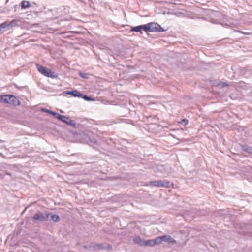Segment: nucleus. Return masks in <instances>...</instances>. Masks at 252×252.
<instances>
[{"label": "nucleus", "instance_id": "obj_1", "mask_svg": "<svg viewBox=\"0 0 252 252\" xmlns=\"http://www.w3.org/2000/svg\"><path fill=\"white\" fill-rule=\"evenodd\" d=\"M145 31L150 32H163V28L158 24L151 22L144 25Z\"/></svg>", "mask_w": 252, "mask_h": 252}, {"label": "nucleus", "instance_id": "obj_2", "mask_svg": "<svg viewBox=\"0 0 252 252\" xmlns=\"http://www.w3.org/2000/svg\"><path fill=\"white\" fill-rule=\"evenodd\" d=\"M0 102L9 103L14 105H17L20 103L19 100L12 95H0Z\"/></svg>", "mask_w": 252, "mask_h": 252}, {"label": "nucleus", "instance_id": "obj_3", "mask_svg": "<svg viewBox=\"0 0 252 252\" xmlns=\"http://www.w3.org/2000/svg\"><path fill=\"white\" fill-rule=\"evenodd\" d=\"M36 66L38 71L42 75L46 77L53 78L57 77V75L55 74V72L52 71L51 69H48L45 67L40 65L38 64H36Z\"/></svg>", "mask_w": 252, "mask_h": 252}, {"label": "nucleus", "instance_id": "obj_4", "mask_svg": "<svg viewBox=\"0 0 252 252\" xmlns=\"http://www.w3.org/2000/svg\"><path fill=\"white\" fill-rule=\"evenodd\" d=\"M171 184L168 181H153L150 183V185L158 187H168Z\"/></svg>", "mask_w": 252, "mask_h": 252}, {"label": "nucleus", "instance_id": "obj_5", "mask_svg": "<svg viewBox=\"0 0 252 252\" xmlns=\"http://www.w3.org/2000/svg\"><path fill=\"white\" fill-rule=\"evenodd\" d=\"M49 217V214L47 213L46 215L42 213H38L35 214L33 217V219L34 220H40L41 221L47 220Z\"/></svg>", "mask_w": 252, "mask_h": 252}, {"label": "nucleus", "instance_id": "obj_6", "mask_svg": "<svg viewBox=\"0 0 252 252\" xmlns=\"http://www.w3.org/2000/svg\"><path fill=\"white\" fill-rule=\"evenodd\" d=\"M66 94H71L73 96L82 97V94L77 90H73L72 91H66Z\"/></svg>", "mask_w": 252, "mask_h": 252}, {"label": "nucleus", "instance_id": "obj_7", "mask_svg": "<svg viewBox=\"0 0 252 252\" xmlns=\"http://www.w3.org/2000/svg\"><path fill=\"white\" fill-rule=\"evenodd\" d=\"M144 27H145L144 25L134 27L132 28L131 31L132 32H142V30L145 31Z\"/></svg>", "mask_w": 252, "mask_h": 252}, {"label": "nucleus", "instance_id": "obj_8", "mask_svg": "<svg viewBox=\"0 0 252 252\" xmlns=\"http://www.w3.org/2000/svg\"><path fill=\"white\" fill-rule=\"evenodd\" d=\"M55 115H58L57 119L60 120L61 121L64 122L66 124L67 123V121L69 119V118H68L65 116L60 115L58 113L55 114Z\"/></svg>", "mask_w": 252, "mask_h": 252}, {"label": "nucleus", "instance_id": "obj_9", "mask_svg": "<svg viewBox=\"0 0 252 252\" xmlns=\"http://www.w3.org/2000/svg\"><path fill=\"white\" fill-rule=\"evenodd\" d=\"M163 238V241L168 242L170 243H174L175 242V240H174L171 236L164 235L162 236Z\"/></svg>", "mask_w": 252, "mask_h": 252}, {"label": "nucleus", "instance_id": "obj_10", "mask_svg": "<svg viewBox=\"0 0 252 252\" xmlns=\"http://www.w3.org/2000/svg\"><path fill=\"white\" fill-rule=\"evenodd\" d=\"M14 22V21H12L11 22L9 23L8 22H4L2 24H0V28H6L9 26H12V23Z\"/></svg>", "mask_w": 252, "mask_h": 252}, {"label": "nucleus", "instance_id": "obj_11", "mask_svg": "<svg viewBox=\"0 0 252 252\" xmlns=\"http://www.w3.org/2000/svg\"><path fill=\"white\" fill-rule=\"evenodd\" d=\"M142 245L153 246L155 245V242L154 241V240L144 241V242L142 243Z\"/></svg>", "mask_w": 252, "mask_h": 252}, {"label": "nucleus", "instance_id": "obj_12", "mask_svg": "<svg viewBox=\"0 0 252 252\" xmlns=\"http://www.w3.org/2000/svg\"><path fill=\"white\" fill-rule=\"evenodd\" d=\"M21 7L23 9H26L30 7V3L28 1H23L21 2Z\"/></svg>", "mask_w": 252, "mask_h": 252}, {"label": "nucleus", "instance_id": "obj_13", "mask_svg": "<svg viewBox=\"0 0 252 252\" xmlns=\"http://www.w3.org/2000/svg\"><path fill=\"white\" fill-rule=\"evenodd\" d=\"M162 240L163 238H162V236L157 238L156 239L154 240V241L155 242V245L160 244L162 241H163Z\"/></svg>", "mask_w": 252, "mask_h": 252}, {"label": "nucleus", "instance_id": "obj_14", "mask_svg": "<svg viewBox=\"0 0 252 252\" xmlns=\"http://www.w3.org/2000/svg\"><path fill=\"white\" fill-rule=\"evenodd\" d=\"M134 241L135 243L139 244L141 245H142V243L144 242V241H142L139 237L135 238L134 240Z\"/></svg>", "mask_w": 252, "mask_h": 252}, {"label": "nucleus", "instance_id": "obj_15", "mask_svg": "<svg viewBox=\"0 0 252 252\" xmlns=\"http://www.w3.org/2000/svg\"><path fill=\"white\" fill-rule=\"evenodd\" d=\"M52 219L55 222H58L60 220V217L57 215H52Z\"/></svg>", "mask_w": 252, "mask_h": 252}, {"label": "nucleus", "instance_id": "obj_16", "mask_svg": "<svg viewBox=\"0 0 252 252\" xmlns=\"http://www.w3.org/2000/svg\"><path fill=\"white\" fill-rule=\"evenodd\" d=\"M180 124H184L185 125H187L188 123V120L186 119H184L182 120L181 121L178 122Z\"/></svg>", "mask_w": 252, "mask_h": 252}, {"label": "nucleus", "instance_id": "obj_17", "mask_svg": "<svg viewBox=\"0 0 252 252\" xmlns=\"http://www.w3.org/2000/svg\"><path fill=\"white\" fill-rule=\"evenodd\" d=\"M66 124L69 125H70V126H75L74 121L72 120H70V119L68 120V121H67V123Z\"/></svg>", "mask_w": 252, "mask_h": 252}, {"label": "nucleus", "instance_id": "obj_18", "mask_svg": "<svg viewBox=\"0 0 252 252\" xmlns=\"http://www.w3.org/2000/svg\"><path fill=\"white\" fill-rule=\"evenodd\" d=\"M42 111H44V112H47V113H50V114H52L53 115H55V114H57V113H55V112H54L53 111H50L49 110L45 109H43Z\"/></svg>", "mask_w": 252, "mask_h": 252}, {"label": "nucleus", "instance_id": "obj_19", "mask_svg": "<svg viewBox=\"0 0 252 252\" xmlns=\"http://www.w3.org/2000/svg\"><path fill=\"white\" fill-rule=\"evenodd\" d=\"M81 97H83L84 99H85L86 100H94L93 98H91V97H89L87 96L86 95H84L83 96L82 95Z\"/></svg>", "mask_w": 252, "mask_h": 252}, {"label": "nucleus", "instance_id": "obj_20", "mask_svg": "<svg viewBox=\"0 0 252 252\" xmlns=\"http://www.w3.org/2000/svg\"><path fill=\"white\" fill-rule=\"evenodd\" d=\"M80 75H81V76H82V77H84V78H88V77L87 76L88 75L87 74H84L83 75V74L82 73H80Z\"/></svg>", "mask_w": 252, "mask_h": 252}, {"label": "nucleus", "instance_id": "obj_21", "mask_svg": "<svg viewBox=\"0 0 252 252\" xmlns=\"http://www.w3.org/2000/svg\"><path fill=\"white\" fill-rule=\"evenodd\" d=\"M228 84L227 83H223L222 86H227Z\"/></svg>", "mask_w": 252, "mask_h": 252}, {"label": "nucleus", "instance_id": "obj_22", "mask_svg": "<svg viewBox=\"0 0 252 252\" xmlns=\"http://www.w3.org/2000/svg\"><path fill=\"white\" fill-rule=\"evenodd\" d=\"M54 116L57 118L58 115H54Z\"/></svg>", "mask_w": 252, "mask_h": 252}]
</instances>
